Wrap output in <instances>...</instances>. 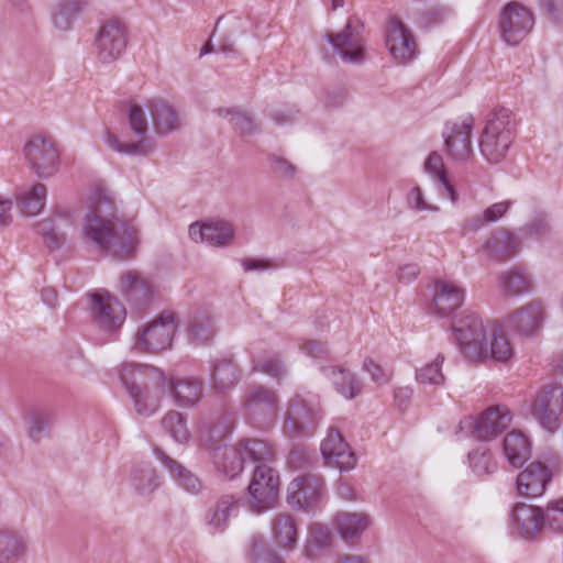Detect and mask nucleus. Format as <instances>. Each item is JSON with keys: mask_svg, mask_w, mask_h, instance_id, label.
Returning <instances> with one entry per match:
<instances>
[{"mask_svg": "<svg viewBox=\"0 0 563 563\" xmlns=\"http://www.w3.org/2000/svg\"><path fill=\"white\" fill-rule=\"evenodd\" d=\"M112 195L99 188L91 197V206L82 223V236L101 252L117 260H131L140 243L139 231L118 218Z\"/></svg>", "mask_w": 563, "mask_h": 563, "instance_id": "nucleus-1", "label": "nucleus"}, {"mask_svg": "<svg viewBox=\"0 0 563 563\" xmlns=\"http://www.w3.org/2000/svg\"><path fill=\"white\" fill-rule=\"evenodd\" d=\"M516 119L506 108H499L489 113L479 136V152L489 164L504 161L515 140Z\"/></svg>", "mask_w": 563, "mask_h": 563, "instance_id": "nucleus-2", "label": "nucleus"}, {"mask_svg": "<svg viewBox=\"0 0 563 563\" xmlns=\"http://www.w3.org/2000/svg\"><path fill=\"white\" fill-rule=\"evenodd\" d=\"M322 419L319 397L309 391L297 393L290 400L284 422L289 438L311 435Z\"/></svg>", "mask_w": 563, "mask_h": 563, "instance_id": "nucleus-3", "label": "nucleus"}, {"mask_svg": "<svg viewBox=\"0 0 563 563\" xmlns=\"http://www.w3.org/2000/svg\"><path fill=\"white\" fill-rule=\"evenodd\" d=\"M177 328V316L164 311L135 333L132 349L139 353H158L167 350L172 346Z\"/></svg>", "mask_w": 563, "mask_h": 563, "instance_id": "nucleus-4", "label": "nucleus"}, {"mask_svg": "<svg viewBox=\"0 0 563 563\" xmlns=\"http://www.w3.org/2000/svg\"><path fill=\"white\" fill-rule=\"evenodd\" d=\"M453 333L457 347L468 361L478 362L488 355L485 328L476 313L464 311L453 323Z\"/></svg>", "mask_w": 563, "mask_h": 563, "instance_id": "nucleus-5", "label": "nucleus"}, {"mask_svg": "<svg viewBox=\"0 0 563 563\" xmlns=\"http://www.w3.org/2000/svg\"><path fill=\"white\" fill-rule=\"evenodd\" d=\"M536 16L520 1H509L500 9L497 27L500 38L510 46L520 44L533 30Z\"/></svg>", "mask_w": 563, "mask_h": 563, "instance_id": "nucleus-6", "label": "nucleus"}, {"mask_svg": "<svg viewBox=\"0 0 563 563\" xmlns=\"http://www.w3.org/2000/svg\"><path fill=\"white\" fill-rule=\"evenodd\" d=\"M512 415L506 406H495L477 419L466 417L460 421L456 433L466 431L478 440L488 441L503 433L511 423Z\"/></svg>", "mask_w": 563, "mask_h": 563, "instance_id": "nucleus-7", "label": "nucleus"}, {"mask_svg": "<svg viewBox=\"0 0 563 563\" xmlns=\"http://www.w3.org/2000/svg\"><path fill=\"white\" fill-rule=\"evenodd\" d=\"M128 26L118 19H111L101 24L95 42V54L102 64H111L119 59L128 45Z\"/></svg>", "mask_w": 563, "mask_h": 563, "instance_id": "nucleus-8", "label": "nucleus"}, {"mask_svg": "<svg viewBox=\"0 0 563 563\" xmlns=\"http://www.w3.org/2000/svg\"><path fill=\"white\" fill-rule=\"evenodd\" d=\"M364 25L358 18L347 20L344 29L335 34L327 33V40L341 58L351 64H361L365 59Z\"/></svg>", "mask_w": 563, "mask_h": 563, "instance_id": "nucleus-9", "label": "nucleus"}, {"mask_svg": "<svg viewBox=\"0 0 563 563\" xmlns=\"http://www.w3.org/2000/svg\"><path fill=\"white\" fill-rule=\"evenodd\" d=\"M129 124L133 133L142 136L139 142L123 143L110 131L104 133V143L114 152L126 155H147L154 150V141L146 137L147 119L139 104H132L129 109Z\"/></svg>", "mask_w": 563, "mask_h": 563, "instance_id": "nucleus-10", "label": "nucleus"}, {"mask_svg": "<svg viewBox=\"0 0 563 563\" xmlns=\"http://www.w3.org/2000/svg\"><path fill=\"white\" fill-rule=\"evenodd\" d=\"M532 415L543 429L555 432L563 421V386H543L533 400Z\"/></svg>", "mask_w": 563, "mask_h": 563, "instance_id": "nucleus-11", "label": "nucleus"}, {"mask_svg": "<svg viewBox=\"0 0 563 563\" xmlns=\"http://www.w3.org/2000/svg\"><path fill=\"white\" fill-rule=\"evenodd\" d=\"M279 476L267 464L256 465L249 485L250 507L255 512H262L273 506L278 496Z\"/></svg>", "mask_w": 563, "mask_h": 563, "instance_id": "nucleus-12", "label": "nucleus"}, {"mask_svg": "<svg viewBox=\"0 0 563 563\" xmlns=\"http://www.w3.org/2000/svg\"><path fill=\"white\" fill-rule=\"evenodd\" d=\"M324 493V482L320 476L302 475L288 485L287 501L292 508L311 511L322 501Z\"/></svg>", "mask_w": 563, "mask_h": 563, "instance_id": "nucleus-13", "label": "nucleus"}, {"mask_svg": "<svg viewBox=\"0 0 563 563\" xmlns=\"http://www.w3.org/2000/svg\"><path fill=\"white\" fill-rule=\"evenodd\" d=\"M24 155L40 178L54 175L59 165V154L49 139L35 136L24 146Z\"/></svg>", "mask_w": 563, "mask_h": 563, "instance_id": "nucleus-14", "label": "nucleus"}, {"mask_svg": "<svg viewBox=\"0 0 563 563\" xmlns=\"http://www.w3.org/2000/svg\"><path fill=\"white\" fill-rule=\"evenodd\" d=\"M474 125L473 117L449 122L443 131L448 155L455 162H466L473 156L471 134Z\"/></svg>", "mask_w": 563, "mask_h": 563, "instance_id": "nucleus-15", "label": "nucleus"}, {"mask_svg": "<svg viewBox=\"0 0 563 563\" xmlns=\"http://www.w3.org/2000/svg\"><path fill=\"white\" fill-rule=\"evenodd\" d=\"M386 47L395 63L409 64L418 55V46L411 31L397 18L389 21Z\"/></svg>", "mask_w": 563, "mask_h": 563, "instance_id": "nucleus-16", "label": "nucleus"}, {"mask_svg": "<svg viewBox=\"0 0 563 563\" xmlns=\"http://www.w3.org/2000/svg\"><path fill=\"white\" fill-rule=\"evenodd\" d=\"M234 424L233 415L227 411L213 413L199 422L198 437L200 445L213 454L216 450H222L223 440L232 431Z\"/></svg>", "mask_w": 563, "mask_h": 563, "instance_id": "nucleus-17", "label": "nucleus"}, {"mask_svg": "<svg viewBox=\"0 0 563 563\" xmlns=\"http://www.w3.org/2000/svg\"><path fill=\"white\" fill-rule=\"evenodd\" d=\"M320 451L324 462L334 466L341 472L351 471L356 465L355 454L344 441L342 434L334 428H330L325 439L322 441Z\"/></svg>", "mask_w": 563, "mask_h": 563, "instance_id": "nucleus-18", "label": "nucleus"}, {"mask_svg": "<svg viewBox=\"0 0 563 563\" xmlns=\"http://www.w3.org/2000/svg\"><path fill=\"white\" fill-rule=\"evenodd\" d=\"M93 321L106 330H113L123 323L126 311L123 305L110 294H91Z\"/></svg>", "mask_w": 563, "mask_h": 563, "instance_id": "nucleus-19", "label": "nucleus"}, {"mask_svg": "<svg viewBox=\"0 0 563 563\" xmlns=\"http://www.w3.org/2000/svg\"><path fill=\"white\" fill-rule=\"evenodd\" d=\"M545 317L543 302L532 300L509 314L507 325L520 335L531 336L542 328Z\"/></svg>", "mask_w": 563, "mask_h": 563, "instance_id": "nucleus-20", "label": "nucleus"}, {"mask_svg": "<svg viewBox=\"0 0 563 563\" xmlns=\"http://www.w3.org/2000/svg\"><path fill=\"white\" fill-rule=\"evenodd\" d=\"M119 288L124 299L137 310L145 308L153 297L151 280L139 271H128L120 277Z\"/></svg>", "mask_w": 563, "mask_h": 563, "instance_id": "nucleus-21", "label": "nucleus"}, {"mask_svg": "<svg viewBox=\"0 0 563 563\" xmlns=\"http://www.w3.org/2000/svg\"><path fill=\"white\" fill-rule=\"evenodd\" d=\"M278 405L277 393L262 385L250 387L242 398V408L245 415L252 419L274 416Z\"/></svg>", "mask_w": 563, "mask_h": 563, "instance_id": "nucleus-22", "label": "nucleus"}, {"mask_svg": "<svg viewBox=\"0 0 563 563\" xmlns=\"http://www.w3.org/2000/svg\"><path fill=\"white\" fill-rule=\"evenodd\" d=\"M120 382L129 396H137L139 389L154 379L163 380V373L151 365L124 362L118 368Z\"/></svg>", "mask_w": 563, "mask_h": 563, "instance_id": "nucleus-23", "label": "nucleus"}, {"mask_svg": "<svg viewBox=\"0 0 563 563\" xmlns=\"http://www.w3.org/2000/svg\"><path fill=\"white\" fill-rule=\"evenodd\" d=\"M464 296V289L456 283L437 280L433 287V299L430 310L439 317H448L461 307Z\"/></svg>", "mask_w": 563, "mask_h": 563, "instance_id": "nucleus-24", "label": "nucleus"}, {"mask_svg": "<svg viewBox=\"0 0 563 563\" xmlns=\"http://www.w3.org/2000/svg\"><path fill=\"white\" fill-rule=\"evenodd\" d=\"M552 479V472L541 462L530 463L517 476V488L526 497L541 496Z\"/></svg>", "mask_w": 563, "mask_h": 563, "instance_id": "nucleus-25", "label": "nucleus"}, {"mask_svg": "<svg viewBox=\"0 0 563 563\" xmlns=\"http://www.w3.org/2000/svg\"><path fill=\"white\" fill-rule=\"evenodd\" d=\"M511 519L518 533L523 538H532L547 525L545 510L527 504H517L512 509Z\"/></svg>", "mask_w": 563, "mask_h": 563, "instance_id": "nucleus-26", "label": "nucleus"}, {"mask_svg": "<svg viewBox=\"0 0 563 563\" xmlns=\"http://www.w3.org/2000/svg\"><path fill=\"white\" fill-rule=\"evenodd\" d=\"M520 249L519 238L505 228L494 230L483 245V252L492 260L506 261L515 256Z\"/></svg>", "mask_w": 563, "mask_h": 563, "instance_id": "nucleus-27", "label": "nucleus"}, {"mask_svg": "<svg viewBox=\"0 0 563 563\" xmlns=\"http://www.w3.org/2000/svg\"><path fill=\"white\" fill-rule=\"evenodd\" d=\"M240 509V498L231 494L220 496L208 509L205 522L214 532L224 531L232 517H235Z\"/></svg>", "mask_w": 563, "mask_h": 563, "instance_id": "nucleus-28", "label": "nucleus"}, {"mask_svg": "<svg viewBox=\"0 0 563 563\" xmlns=\"http://www.w3.org/2000/svg\"><path fill=\"white\" fill-rule=\"evenodd\" d=\"M154 453L179 487L195 495L201 492L202 483L196 474L165 454L161 449L155 448Z\"/></svg>", "mask_w": 563, "mask_h": 563, "instance_id": "nucleus-29", "label": "nucleus"}, {"mask_svg": "<svg viewBox=\"0 0 563 563\" xmlns=\"http://www.w3.org/2000/svg\"><path fill=\"white\" fill-rule=\"evenodd\" d=\"M271 532L275 544L287 551H292L298 543V527L291 515L279 512L271 521Z\"/></svg>", "mask_w": 563, "mask_h": 563, "instance_id": "nucleus-30", "label": "nucleus"}, {"mask_svg": "<svg viewBox=\"0 0 563 563\" xmlns=\"http://www.w3.org/2000/svg\"><path fill=\"white\" fill-rule=\"evenodd\" d=\"M424 170L433 180L439 194L455 203L459 199V194L450 183L443 158L438 152H431L428 155L424 162Z\"/></svg>", "mask_w": 563, "mask_h": 563, "instance_id": "nucleus-31", "label": "nucleus"}, {"mask_svg": "<svg viewBox=\"0 0 563 563\" xmlns=\"http://www.w3.org/2000/svg\"><path fill=\"white\" fill-rule=\"evenodd\" d=\"M371 525L372 518L365 512L342 511L334 518V527L345 541L358 539Z\"/></svg>", "mask_w": 563, "mask_h": 563, "instance_id": "nucleus-32", "label": "nucleus"}, {"mask_svg": "<svg viewBox=\"0 0 563 563\" xmlns=\"http://www.w3.org/2000/svg\"><path fill=\"white\" fill-rule=\"evenodd\" d=\"M210 456L217 471L230 479L235 478L243 471L244 456L239 444L218 449Z\"/></svg>", "mask_w": 563, "mask_h": 563, "instance_id": "nucleus-33", "label": "nucleus"}, {"mask_svg": "<svg viewBox=\"0 0 563 563\" xmlns=\"http://www.w3.org/2000/svg\"><path fill=\"white\" fill-rule=\"evenodd\" d=\"M324 376L331 379L335 390L346 399L357 397L363 388L361 380L349 369L325 366L322 368Z\"/></svg>", "mask_w": 563, "mask_h": 563, "instance_id": "nucleus-34", "label": "nucleus"}, {"mask_svg": "<svg viewBox=\"0 0 563 563\" xmlns=\"http://www.w3.org/2000/svg\"><path fill=\"white\" fill-rule=\"evenodd\" d=\"M503 451L508 463L512 467L519 468L529 460L531 445L523 433L511 431L503 441Z\"/></svg>", "mask_w": 563, "mask_h": 563, "instance_id": "nucleus-35", "label": "nucleus"}, {"mask_svg": "<svg viewBox=\"0 0 563 563\" xmlns=\"http://www.w3.org/2000/svg\"><path fill=\"white\" fill-rule=\"evenodd\" d=\"M154 390L150 389V383L139 389L137 396H131L135 410L139 415L151 416L159 408L161 397L164 394L167 380L163 375V380L154 379Z\"/></svg>", "mask_w": 563, "mask_h": 563, "instance_id": "nucleus-36", "label": "nucleus"}, {"mask_svg": "<svg viewBox=\"0 0 563 563\" xmlns=\"http://www.w3.org/2000/svg\"><path fill=\"white\" fill-rule=\"evenodd\" d=\"M86 3V0H55L49 10L54 27L68 31Z\"/></svg>", "mask_w": 563, "mask_h": 563, "instance_id": "nucleus-37", "label": "nucleus"}, {"mask_svg": "<svg viewBox=\"0 0 563 563\" xmlns=\"http://www.w3.org/2000/svg\"><path fill=\"white\" fill-rule=\"evenodd\" d=\"M154 128L159 135H166L180 128L178 112L167 102L155 100L151 104Z\"/></svg>", "mask_w": 563, "mask_h": 563, "instance_id": "nucleus-38", "label": "nucleus"}, {"mask_svg": "<svg viewBox=\"0 0 563 563\" xmlns=\"http://www.w3.org/2000/svg\"><path fill=\"white\" fill-rule=\"evenodd\" d=\"M332 534L328 527L313 523L308 529L306 543L303 547L305 555L308 560L316 561L322 556V553L331 548Z\"/></svg>", "mask_w": 563, "mask_h": 563, "instance_id": "nucleus-39", "label": "nucleus"}, {"mask_svg": "<svg viewBox=\"0 0 563 563\" xmlns=\"http://www.w3.org/2000/svg\"><path fill=\"white\" fill-rule=\"evenodd\" d=\"M169 387L179 406H195L202 397V382L197 378H175Z\"/></svg>", "mask_w": 563, "mask_h": 563, "instance_id": "nucleus-40", "label": "nucleus"}, {"mask_svg": "<svg viewBox=\"0 0 563 563\" xmlns=\"http://www.w3.org/2000/svg\"><path fill=\"white\" fill-rule=\"evenodd\" d=\"M27 552L26 539L19 533L0 531V563H15Z\"/></svg>", "mask_w": 563, "mask_h": 563, "instance_id": "nucleus-41", "label": "nucleus"}, {"mask_svg": "<svg viewBox=\"0 0 563 563\" xmlns=\"http://www.w3.org/2000/svg\"><path fill=\"white\" fill-rule=\"evenodd\" d=\"M216 334L214 318L207 312L196 313L189 321L188 340L196 345L208 344Z\"/></svg>", "mask_w": 563, "mask_h": 563, "instance_id": "nucleus-42", "label": "nucleus"}, {"mask_svg": "<svg viewBox=\"0 0 563 563\" xmlns=\"http://www.w3.org/2000/svg\"><path fill=\"white\" fill-rule=\"evenodd\" d=\"M501 290L508 296H520L533 287L531 275L521 267H514L499 277Z\"/></svg>", "mask_w": 563, "mask_h": 563, "instance_id": "nucleus-43", "label": "nucleus"}, {"mask_svg": "<svg viewBox=\"0 0 563 563\" xmlns=\"http://www.w3.org/2000/svg\"><path fill=\"white\" fill-rule=\"evenodd\" d=\"M240 373L232 360L220 358L212 362L211 382L217 390H227L239 382Z\"/></svg>", "mask_w": 563, "mask_h": 563, "instance_id": "nucleus-44", "label": "nucleus"}, {"mask_svg": "<svg viewBox=\"0 0 563 563\" xmlns=\"http://www.w3.org/2000/svg\"><path fill=\"white\" fill-rule=\"evenodd\" d=\"M220 27H225L227 33L223 35L222 42L219 45V52L225 55L234 53V44L236 38L246 33L247 22L238 16H222L218 20L214 31H218Z\"/></svg>", "mask_w": 563, "mask_h": 563, "instance_id": "nucleus-45", "label": "nucleus"}, {"mask_svg": "<svg viewBox=\"0 0 563 563\" xmlns=\"http://www.w3.org/2000/svg\"><path fill=\"white\" fill-rule=\"evenodd\" d=\"M46 201V187L43 184H34L23 189L18 196V206L22 214L33 217L37 214Z\"/></svg>", "mask_w": 563, "mask_h": 563, "instance_id": "nucleus-46", "label": "nucleus"}, {"mask_svg": "<svg viewBox=\"0 0 563 563\" xmlns=\"http://www.w3.org/2000/svg\"><path fill=\"white\" fill-rule=\"evenodd\" d=\"M131 483L140 496H148L159 486V477L150 464H142L133 468Z\"/></svg>", "mask_w": 563, "mask_h": 563, "instance_id": "nucleus-47", "label": "nucleus"}, {"mask_svg": "<svg viewBox=\"0 0 563 563\" xmlns=\"http://www.w3.org/2000/svg\"><path fill=\"white\" fill-rule=\"evenodd\" d=\"M244 459L247 456L251 461L258 464H267L273 461L274 452L268 443L258 439H245L240 441Z\"/></svg>", "mask_w": 563, "mask_h": 563, "instance_id": "nucleus-48", "label": "nucleus"}, {"mask_svg": "<svg viewBox=\"0 0 563 563\" xmlns=\"http://www.w3.org/2000/svg\"><path fill=\"white\" fill-rule=\"evenodd\" d=\"M472 472L477 476L493 474L497 470V463L493 453L486 446H478L467 455Z\"/></svg>", "mask_w": 563, "mask_h": 563, "instance_id": "nucleus-49", "label": "nucleus"}, {"mask_svg": "<svg viewBox=\"0 0 563 563\" xmlns=\"http://www.w3.org/2000/svg\"><path fill=\"white\" fill-rule=\"evenodd\" d=\"M234 230L231 223L216 221L206 223V243L212 246H225L233 239Z\"/></svg>", "mask_w": 563, "mask_h": 563, "instance_id": "nucleus-50", "label": "nucleus"}, {"mask_svg": "<svg viewBox=\"0 0 563 563\" xmlns=\"http://www.w3.org/2000/svg\"><path fill=\"white\" fill-rule=\"evenodd\" d=\"M444 362V355L438 354L437 357L426 364L424 366L416 369V379L420 384L429 385H442L445 377L442 373V364Z\"/></svg>", "mask_w": 563, "mask_h": 563, "instance_id": "nucleus-51", "label": "nucleus"}, {"mask_svg": "<svg viewBox=\"0 0 563 563\" xmlns=\"http://www.w3.org/2000/svg\"><path fill=\"white\" fill-rule=\"evenodd\" d=\"M487 350L488 355L485 358H493L500 363L508 362L515 354V350L508 338L504 333H497L495 329L492 331V341Z\"/></svg>", "mask_w": 563, "mask_h": 563, "instance_id": "nucleus-52", "label": "nucleus"}, {"mask_svg": "<svg viewBox=\"0 0 563 563\" xmlns=\"http://www.w3.org/2000/svg\"><path fill=\"white\" fill-rule=\"evenodd\" d=\"M162 426L164 430H166L172 438L179 443L187 442L190 437V432L186 426V418L180 412H167L162 419Z\"/></svg>", "mask_w": 563, "mask_h": 563, "instance_id": "nucleus-53", "label": "nucleus"}, {"mask_svg": "<svg viewBox=\"0 0 563 563\" xmlns=\"http://www.w3.org/2000/svg\"><path fill=\"white\" fill-rule=\"evenodd\" d=\"M253 563H284L263 536H253L251 540Z\"/></svg>", "mask_w": 563, "mask_h": 563, "instance_id": "nucleus-54", "label": "nucleus"}, {"mask_svg": "<svg viewBox=\"0 0 563 563\" xmlns=\"http://www.w3.org/2000/svg\"><path fill=\"white\" fill-rule=\"evenodd\" d=\"M218 114L229 119L232 128L241 134H251L256 130L253 118L236 109H218Z\"/></svg>", "mask_w": 563, "mask_h": 563, "instance_id": "nucleus-55", "label": "nucleus"}, {"mask_svg": "<svg viewBox=\"0 0 563 563\" xmlns=\"http://www.w3.org/2000/svg\"><path fill=\"white\" fill-rule=\"evenodd\" d=\"M35 230L51 249H57L65 242V234L54 219H44L37 222Z\"/></svg>", "mask_w": 563, "mask_h": 563, "instance_id": "nucleus-56", "label": "nucleus"}, {"mask_svg": "<svg viewBox=\"0 0 563 563\" xmlns=\"http://www.w3.org/2000/svg\"><path fill=\"white\" fill-rule=\"evenodd\" d=\"M551 225L544 213H538L522 229V236L536 238L538 240L549 236Z\"/></svg>", "mask_w": 563, "mask_h": 563, "instance_id": "nucleus-57", "label": "nucleus"}, {"mask_svg": "<svg viewBox=\"0 0 563 563\" xmlns=\"http://www.w3.org/2000/svg\"><path fill=\"white\" fill-rule=\"evenodd\" d=\"M254 369L261 371L271 377L280 380L287 374L284 362L278 354H273L254 364Z\"/></svg>", "mask_w": 563, "mask_h": 563, "instance_id": "nucleus-58", "label": "nucleus"}, {"mask_svg": "<svg viewBox=\"0 0 563 563\" xmlns=\"http://www.w3.org/2000/svg\"><path fill=\"white\" fill-rule=\"evenodd\" d=\"M52 418L45 410H33L30 415L29 435L32 440L38 441L44 431L49 428Z\"/></svg>", "mask_w": 563, "mask_h": 563, "instance_id": "nucleus-59", "label": "nucleus"}, {"mask_svg": "<svg viewBox=\"0 0 563 563\" xmlns=\"http://www.w3.org/2000/svg\"><path fill=\"white\" fill-rule=\"evenodd\" d=\"M545 517L547 525L552 530L563 532V497L548 504Z\"/></svg>", "mask_w": 563, "mask_h": 563, "instance_id": "nucleus-60", "label": "nucleus"}, {"mask_svg": "<svg viewBox=\"0 0 563 563\" xmlns=\"http://www.w3.org/2000/svg\"><path fill=\"white\" fill-rule=\"evenodd\" d=\"M408 208L415 211L438 212L440 208L435 205L428 203L423 197V192L419 186H415L406 197Z\"/></svg>", "mask_w": 563, "mask_h": 563, "instance_id": "nucleus-61", "label": "nucleus"}, {"mask_svg": "<svg viewBox=\"0 0 563 563\" xmlns=\"http://www.w3.org/2000/svg\"><path fill=\"white\" fill-rule=\"evenodd\" d=\"M269 162L273 165V170L285 178H292L296 174V167L286 158L277 156V155H271Z\"/></svg>", "mask_w": 563, "mask_h": 563, "instance_id": "nucleus-62", "label": "nucleus"}, {"mask_svg": "<svg viewBox=\"0 0 563 563\" xmlns=\"http://www.w3.org/2000/svg\"><path fill=\"white\" fill-rule=\"evenodd\" d=\"M363 369L371 375L372 379L379 385H384L389 382L388 374L383 369L380 365L375 363L372 358L364 360Z\"/></svg>", "mask_w": 563, "mask_h": 563, "instance_id": "nucleus-63", "label": "nucleus"}, {"mask_svg": "<svg viewBox=\"0 0 563 563\" xmlns=\"http://www.w3.org/2000/svg\"><path fill=\"white\" fill-rule=\"evenodd\" d=\"M300 350L311 357H322L328 353V346L324 342L307 340L300 344Z\"/></svg>", "mask_w": 563, "mask_h": 563, "instance_id": "nucleus-64", "label": "nucleus"}]
</instances>
